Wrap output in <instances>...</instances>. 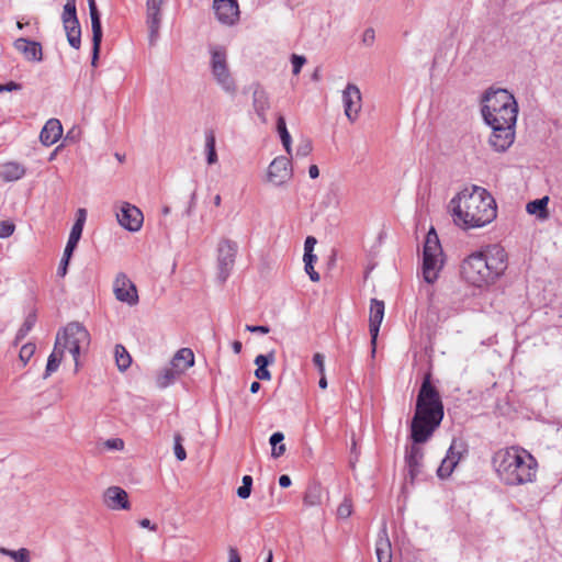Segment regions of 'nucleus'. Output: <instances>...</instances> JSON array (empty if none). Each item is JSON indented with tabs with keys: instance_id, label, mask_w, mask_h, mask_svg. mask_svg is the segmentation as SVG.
<instances>
[{
	"instance_id": "obj_1",
	"label": "nucleus",
	"mask_w": 562,
	"mask_h": 562,
	"mask_svg": "<svg viewBox=\"0 0 562 562\" xmlns=\"http://www.w3.org/2000/svg\"><path fill=\"white\" fill-rule=\"evenodd\" d=\"M443 403L441 396L431 383V374L424 375L417 398L415 414L411 423V438L414 442L405 456L407 475L414 483L422 471L424 451L418 446L426 442L440 426L443 419Z\"/></svg>"
},
{
	"instance_id": "obj_2",
	"label": "nucleus",
	"mask_w": 562,
	"mask_h": 562,
	"mask_svg": "<svg viewBox=\"0 0 562 562\" xmlns=\"http://www.w3.org/2000/svg\"><path fill=\"white\" fill-rule=\"evenodd\" d=\"M508 256L499 245H487L468 255L461 262V279L475 289H487L506 272Z\"/></svg>"
},
{
	"instance_id": "obj_3",
	"label": "nucleus",
	"mask_w": 562,
	"mask_h": 562,
	"mask_svg": "<svg viewBox=\"0 0 562 562\" xmlns=\"http://www.w3.org/2000/svg\"><path fill=\"white\" fill-rule=\"evenodd\" d=\"M449 205L453 222L464 229L483 227L497 215L494 198L486 189L477 186L461 190Z\"/></svg>"
},
{
	"instance_id": "obj_4",
	"label": "nucleus",
	"mask_w": 562,
	"mask_h": 562,
	"mask_svg": "<svg viewBox=\"0 0 562 562\" xmlns=\"http://www.w3.org/2000/svg\"><path fill=\"white\" fill-rule=\"evenodd\" d=\"M492 465L498 481L505 486L532 484L538 477V460L520 446L498 449L492 457Z\"/></svg>"
},
{
	"instance_id": "obj_5",
	"label": "nucleus",
	"mask_w": 562,
	"mask_h": 562,
	"mask_svg": "<svg viewBox=\"0 0 562 562\" xmlns=\"http://www.w3.org/2000/svg\"><path fill=\"white\" fill-rule=\"evenodd\" d=\"M518 105L505 89L490 90L483 99L482 114L487 124H516Z\"/></svg>"
},
{
	"instance_id": "obj_6",
	"label": "nucleus",
	"mask_w": 562,
	"mask_h": 562,
	"mask_svg": "<svg viewBox=\"0 0 562 562\" xmlns=\"http://www.w3.org/2000/svg\"><path fill=\"white\" fill-rule=\"evenodd\" d=\"M443 266V252L434 228L427 233L423 249V278L427 283H434Z\"/></svg>"
},
{
	"instance_id": "obj_7",
	"label": "nucleus",
	"mask_w": 562,
	"mask_h": 562,
	"mask_svg": "<svg viewBox=\"0 0 562 562\" xmlns=\"http://www.w3.org/2000/svg\"><path fill=\"white\" fill-rule=\"evenodd\" d=\"M56 345L59 346L64 351H68L78 368V358L80 352L86 350L90 345L89 331L79 323H69L63 331H59L56 336Z\"/></svg>"
},
{
	"instance_id": "obj_8",
	"label": "nucleus",
	"mask_w": 562,
	"mask_h": 562,
	"mask_svg": "<svg viewBox=\"0 0 562 562\" xmlns=\"http://www.w3.org/2000/svg\"><path fill=\"white\" fill-rule=\"evenodd\" d=\"M211 68L216 82L228 93L236 91L235 81L232 78L227 66V55L223 47H213L211 49Z\"/></svg>"
},
{
	"instance_id": "obj_9",
	"label": "nucleus",
	"mask_w": 562,
	"mask_h": 562,
	"mask_svg": "<svg viewBox=\"0 0 562 562\" xmlns=\"http://www.w3.org/2000/svg\"><path fill=\"white\" fill-rule=\"evenodd\" d=\"M238 246L236 241L223 238L217 245V262L220 273L223 279H226L229 271L232 270L235 258L237 255Z\"/></svg>"
},
{
	"instance_id": "obj_10",
	"label": "nucleus",
	"mask_w": 562,
	"mask_h": 562,
	"mask_svg": "<svg viewBox=\"0 0 562 562\" xmlns=\"http://www.w3.org/2000/svg\"><path fill=\"white\" fill-rule=\"evenodd\" d=\"M493 132L490 144L496 151H505L515 139V124H488Z\"/></svg>"
},
{
	"instance_id": "obj_11",
	"label": "nucleus",
	"mask_w": 562,
	"mask_h": 562,
	"mask_svg": "<svg viewBox=\"0 0 562 562\" xmlns=\"http://www.w3.org/2000/svg\"><path fill=\"white\" fill-rule=\"evenodd\" d=\"M268 181L274 186H281L292 178L291 161L288 157H276L269 165Z\"/></svg>"
},
{
	"instance_id": "obj_12",
	"label": "nucleus",
	"mask_w": 562,
	"mask_h": 562,
	"mask_svg": "<svg viewBox=\"0 0 562 562\" xmlns=\"http://www.w3.org/2000/svg\"><path fill=\"white\" fill-rule=\"evenodd\" d=\"M119 223L131 232H138L144 222L142 211L127 202L122 203L120 212L116 213Z\"/></svg>"
},
{
	"instance_id": "obj_13",
	"label": "nucleus",
	"mask_w": 562,
	"mask_h": 562,
	"mask_svg": "<svg viewBox=\"0 0 562 562\" xmlns=\"http://www.w3.org/2000/svg\"><path fill=\"white\" fill-rule=\"evenodd\" d=\"M342 103L346 116L350 122H355L362 108L361 92L356 85H347L346 89L342 91Z\"/></svg>"
},
{
	"instance_id": "obj_14",
	"label": "nucleus",
	"mask_w": 562,
	"mask_h": 562,
	"mask_svg": "<svg viewBox=\"0 0 562 562\" xmlns=\"http://www.w3.org/2000/svg\"><path fill=\"white\" fill-rule=\"evenodd\" d=\"M115 299L128 305L138 303V294L135 284L123 273L119 274L113 283Z\"/></svg>"
},
{
	"instance_id": "obj_15",
	"label": "nucleus",
	"mask_w": 562,
	"mask_h": 562,
	"mask_svg": "<svg viewBox=\"0 0 562 562\" xmlns=\"http://www.w3.org/2000/svg\"><path fill=\"white\" fill-rule=\"evenodd\" d=\"M213 9L222 24L234 25L239 20L237 0H213Z\"/></svg>"
},
{
	"instance_id": "obj_16",
	"label": "nucleus",
	"mask_w": 562,
	"mask_h": 562,
	"mask_svg": "<svg viewBox=\"0 0 562 562\" xmlns=\"http://www.w3.org/2000/svg\"><path fill=\"white\" fill-rule=\"evenodd\" d=\"M385 305L383 301L372 299L370 302L369 330L371 336L372 355L375 353L376 339L384 317Z\"/></svg>"
},
{
	"instance_id": "obj_17",
	"label": "nucleus",
	"mask_w": 562,
	"mask_h": 562,
	"mask_svg": "<svg viewBox=\"0 0 562 562\" xmlns=\"http://www.w3.org/2000/svg\"><path fill=\"white\" fill-rule=\"evenodd\" d=\"M88 2L92 27V65L95 66L102 42V26L95 1L88 0Z\"/></svg>"
},
{
	"instance_id": "obj_18",
	"label": "nucleus",
	"mask_w": 562,
	"mask_h": 562,
	"mask_svg": "<svg viewBox=\"0 0 562 562\" xmlns=\"http://www.w3.org/2000/svg\"><path fill=\"white\" fill-rule=\"evenodd\" d=\"M463 447L461 442L452 441L450 448L447 451L445 459L441 461L437 474L441 479H446L451 475L454 468L459 463L462 457Z\"/></svg>"
},
{
	"instance_id": "obj_19",
	"label": "nucleus",
	"mask_w": 562,
	"mask_h": 562,
	"mask_svg": "<svg viewBox=\"0 0 562 562\" xmlns=\"http://www.w3.org/2000/svg\"><path fill=\"white\" fill-rule=\"evenodd\" d=\"M164 0H147L146 1V23L149 30L150 43H154L159 34L160 26V10Z\"/></svg>"
},
{
	"instance_id": "obj_20",
	"label": "nucleus",
	"mask_w": 562,
	"mask_h": 562,
	"mask_svg": "<svg viewBox=\"0 0 562 562\" xmlns=\"http://www.w3.org/2000/svg\"><path fill=\"white\" fill-rule=\"evenodd\" d=\"M104 505L112 510L130 509L127 493L120 486H110L103 493Z\"/></svg>"
},
{
	"instance_id": "obj_21",
	"label": "nucleus",
	"mask_w": 562,
	"mask_h": 562,
	"mask_svg": "<svg viewBox=\"0 0 562 562\" xmlns=\"http://www.w3.org/2000/svg\"><path fill=\"white\" fill-rule=\"evenodd\" d=\"M252 106L262 123H267V112L270 109V98L268 92L257 85L252 92Z\"/></svg>"
},
{
	"instance_id": "obj_22",
	"label": "nucleus",
	"mask_w": 562,
	"mask_h": 562,
	"mask_svg": "<svg viewBox=\"0 0 562 562\" xmlns=\"http://www.w3.org/2000/svg\"><path fill=\"white\" fill-rule=\"evenodd\" d=\"M63 135V126L57 119L48 120L44 127L41 131L40 139L43 145L52 146L55 144Z\"/></svg>"
},
{
	"instance_id": "obj_23",
	"label": "nucleus",
	"mask_w": 562,
	"mask_h": 562,
	"mask_svg": "<svg viewBox=\"0 0 562 562\" xmlns=\"http://www.w3.org/2000/svg\"><path fill=\"white\" fill-rule=\"evenodd\" d=\"M13 45L14 48L21 54H23L27 60H42V47L40 43L29 41L26 38H18Z\"/></svg>"
},
{
	"instance_id": "obj_24",
	"label": "nucleus",
	"mask_w": 562,
	"mask_h": 562,
	"mask_svg": "<svg viewBox=\"0 0 562 562\" xmlns=\"http://www.w3.org/2000/svg\"><path fill=\"white\" fill-rule=\"evenodd\" d=\"M25 175L26 168L18 161H7L0 165V179L4 182L18 181Z\"/></svg>"
},
{
	"instance_id": "obj_25",
	"label": "nucleus",
	"mask_w": 562,
	"mask_h": 562,
	"mask_svg": "<svg viewBox=\"0 0 562 562\" xmlns=\"http://www.w3.org/2000/svg\"><path fill=\"white\" fill-rule=\"evenodd\" d=\"M378 562H392V546L387 536L386 526L383 525L375 542Z\"/></svg>"
},
{
	"instance_id": "obj_26",
	"label": "nucleus",
	"mask_w": 562,
	"mask_h": 562,
	"mask_svg": "<svg viewBox=\"0 0 562 562\" xmlns=\"http://www.w3.org/2000/svg\"><path fill=\"white\" fill-rule=\"evenodd\" d=\"M194 353L190 348H181L175 353L170 364L184 374L187 370L194 366Z\"/></svg>"
},
{
	"instance_id": "obj_27",
	"label": "nucleus",
	"mask_w": 562,
	"mask_h": 562,
	"mask_svg": "<svg viewBox=\"0 0 562 562\" xmlns=\"http://www.w3.org/2000/svg\"><path fill=\"white\" fill-rule=\"evenodd\" d=\"M549 201L550 199L547 195L541 199L530 201L526 205V211L528 214L536 216L538 220L546 221L550 216L548 209Z\"/></svg>"
},
{
	"instance_id": "obj_28",
	"label": "nucleus",
	"mask_w": 562,
	"mask_h": 562,
	"mask_svg": "<svg viewBox=\"0 0 562 562\" xmlns=\"http://www.w3.org/2000/svg\"><path fill=\"white\" fill-rule=\"evenodd\" d=\"M182 373L170 364L169 368L162 369L156 376V384L159 389H166L171 385Z\"/></svg>"
},
{
	"instance_id": "obj_29",
	"label": "nucleus",
	"mask_w": 562,
	"mask_h": 562,
	"mask_svg": "<svg viewBox=\"0 0 562 562\" xmlns=\"http://www.w3.org/2000/svg\"><path fill=\"white\" fill-rule=\"evenodd\" d=\"M64 353V349H61L59 346L57 347V345L55 344L54 350L49 355L47 360L44 378H48L50 374L57 371L63 361Z\"/></svg>"
},
{
	"instance_id": "obj_30",
	"label": "nucleus",
	"mask_w": 562,
	"mask_h": 562,
	"mask_svg": "<svg viewBox=\"0 0 562 562\" xmlns=\"http://www.w3.org/2000/svg\"><path fill=\"white\" fill-rule=\"evenodd\" d=\"M82 234V229H79L78 227H71L69 238L67 241V245L64 250L63 261L65 265L69 263L70 257L72 256L74 250L76 249L78 241L80 240Z\"/></svg>"
},
{
	"instance_id": "obj_31",
	"label": "nucleus",
	"mask_w": 562,
	"mask_h": 562,
	"mask_svg": "<svg viewBox=\"0 0 562 562\" xmlns=\"http://www.w3.org/2000/svg\"><path fill=\"white\" fill-rule=\"evenodd\" d=\"M277 131L280 135L282 145L286 151L288 155L292 154V138L291 135L286 128L285 119L282 115L278 116L277 120Z\"/></svg>"
},
{
	"instance_id": "obj_32",
	"label": "nucleus",
	"mask_w": 562,
	"mask_h": 562,
	"mask_svg": "<svg viewBox=\"0 0 562 562\" xmlns=\"http://www.w3.org/2000/svg\"><path fill=\"white\" fill-rule=\"evenodd\" d=\"M64 29L69 45L75 49H79L81 45V29L79 22L64 25Z\"/></svg>"
},
{
	"instance_id": "obj_33",
	"label": "nucleus",
	"mask_w": 562,
	"mask_h": 562,
	"mask_svg": "<svg viewBox=\"0 0 562 562\" xmlns=\"http://www.w3.org/2000/svg\"><path fill=\"white\" fill-rule=\"evenodd\" d=\"M115 362L120 371H125L132 363V357L122 345H116L114 350Z\"/></svg>"
},
{
	"instance_id": "obj_34",
	"label": "nucleus",
	"mask_w": 562,
	"mask_h": 562,
	"mask_svg": "<svg viewBox=\"0 0 562 562\" xmlns=\"http://www.w3.org/2000/svg\"><path fill=\"white\" fill-rule=\"evenodd\" d=\"M205 149L207 164L213 165L217 162V154L215 149V133L213 130H207L205 132Z\"/></svg>"
},
{
	"instance_id": "obj_35",
	"label": "nucleus",
	"mask_w": 562,
	"mask_h": 562,
	"mask_svg": "<svg viewBox=\"0 0 562 562\" xmlns=\"http://www.w3.org/2000/svg\"><path fill=\"white\" fill-rule=\"evenodd\" d=\"M63 25L79 22L77 18L76 0H66L61 14Z\"/></svg>"
},
{
	"instance_id": "obj_36",
	"label": "nucleus",
	"mask_w": 562,
	"mask_h": 562,
	"mask_svg": "<svg viewBox=\"0 0 562 562\" xmlns=\"http://www.w3.org/2000/svg\"><path fill=\"white\" fill-rule=\"evenodd\" d=\"M255 364L257 366V369L255 371V375L258 380H270L271 374L269 370L267 369L269 364V359L265 355H258L255 359Z\"/></svg>"
},
{
	"instance_id": "obj_37",
	"label": "nucleus",
	"mask_w": 562,
	"mask_h": 562,
	"mask_svg": "<svg viewBox=\"0 0 562 562\" xmlns=\"http://www.w3.org/2000/svg\"><path fill=\"white\" fill-rule=\"evenodd\" d=\"M284 439V435L280 431H277L270 437V445L272 446L271 456L273 458H280L285 452V445L282 443Z\"/></svg>"
},
{
	"instance_id": "obj_38",
	"label": "nucleus",
	"mask_w": 562,
	"mask_h": 562,
	"mask_svg": "<svg viewBox=\"0 0 562 562\" xmlns=\"http://www.w3.org/2000/svg\"><path fill=\"white\" fill-rule=\"evenodd\" d=\"M322 495L318 486H311L306 490L303 503L305 506L312 507L321 504Z\"/></svg>"
},
{
	"instance_id": "obj_39",
	"label": "nucleus",
	"mask_w": 562,
	"mask_h": 562,
	"mask_svg": "<svg viewBox=\"0 0 562 562\" xmlns=\"http://www.w3.org/2000/svg\"><path fill=\"white\" fill-rule=\"evenodd\" d=\"M173 451L175 456L179 461H184L187 459V452L182 446V437L180 434H176L173 436Z\"/></svg>"
},
{
	"instance_id": "obj_40",
	"label": "nucleus",
	"mask_w": 562,
	"mask_h": 562,
	"mask_svg": "<svg viewBox=\"0 0 562 562\" xmlns=\"http://www.w3.org/2000/svg\"><path fill=\"white\" fill-rule=\"evenodd\" d=\"M35 345L34 344H25L21 347L20 349V353H19V358L20 360L23 362V364L25 366L30 359L33 357L34 352H35Z\"/></svg>"
},
{
	"instance_id": "obj_41",
	"label": "nucleus",
	"mask_w": 562,
	"mask_h": 562,
	"mask_svg": "<svg viewBox=\"0 0 562 562\" xmlns=\"http://www.w3.org/2000/svg\"><path fill=\"white\" fill-rule=\"evenodd\" d=\"M0 551L2 553H4V554L10 555L14 560H18L19 562L30 561V559H29V550L25 549V548H22V549H20L18 551H10V550H7V549H1Z\"/></svg>"
},
{
	"instance_id": "obj_42",
	"label": "nucleus",
	"mask_w": 562,
	"mask_h": 562,
	"mask_svg": "<svg viewBox=\"0 0 562 562\" xmlns=\"http://www.w3.org/2000/svg\"><path fill=\"white\" fill-rule=\"evenodd\" d=\"M313 150V145L310 139H303L296 148V156L307 157Z\"/></svg>"
},
{
	"instance_id": "obj_43",
	"label": "nucleus",
	"mask_w": 562,
	"mask_h": 562,
	"mask_svg": "<svg viewBox=\"0 0 562 562\" xmlns=\"http://www.w3.org/2000/svg\"><path fill=\"white\" fill-rule=\"evenodd\" d=\"M15 229V225L12 222L9 221H2L0 222V238H8L10 237Z\"/></svg>"
},
{
	"instance_id": "obj_44",
	"label": "nucleus",
	"mask_w": 562,
	"mask_h": 562,
	"mask_svg": "<svg viewBox=\"0 0 562 562\" xmlns=\"http://www.w3.org/2000/svg\"><path fill=\"white\" fill-rule=\"evenodd\" d=\"M291 61H292V66H293V74L299 75L301 71V68L306 63V59L304 56L294 54V55H292Z\"/></svg>"
},
{
	"instance_id": "obj_45",
	"label": "nucleus",
	"mask_w": 562,
	"mask_h": 562,
	"mask_svg": "<svg viewBox=\"0 0 562 562\" xmlns=\"http://www.w3.org/2000/svg\"><path fill=\"white\" fill-rule=\"evenodd\" d=\"M313 362L318 369L319 374L325 373V357L324 355L316 352L313 357Z\"/></svg>"
},
{
	"instance_id": "obj_46",
	"label": "nucleus",
	"mask_w": 562,
	"mask_h": 562,
	"mask_svg": "<svg viewBox=\"0 0 562 562\" xmlns=\"http://www.w3.org/2000/svg\"><path fill=\"white\" fill-rule=\"evenodd\" d=\"M351 504L348 502H344L342 504H340L337 510L339 517L341 518L349 517L351 515Z\"/></svg>"
},
{
	"instance_id": "obj_47",
	"label": "nucleus",
	"mask_w": 562,
	"mask_h": 562,
	"mask_svg": "<svg viewBox=\"0 0 562 562\" xmlns=\"http://www.w3.org/2000/svg\"><path fill=\"white\" fill-rule=\"evenodd\" d=\"M33 326V322L29 318L25 321L23 326L19 329L16 334V340H20L25 337V335L31 330Z\"/></svg>"
},
{
	"instance_id": "obj_48",
	"label": "nucleus",
	"mask_w": 562,
	"mask_h": 562,
	"mask_svg": "<svg viewBox=\"0 0 562 562\" xmlns=\"http://www.w3.org/2000/svg\"><path fill=\"white\" fill-rule=\"evenodd\" d=\"M86 217H87L86 210L85 209H79L78 212H77L76 222H75V224L72 226L74 227H78L79 226V229L83 231V225H85V222H86Z\"/></svg>"
},
{
	"instance_id": "obj_49",
	"label": "nucleus",
	"mask_w": 562,
	"mask_h": 562,
	"mask_svg": "<svg viewBox=\"0 0 562 562\" xmlns=\"http://www.w3.org/2000/svg\"><path fill=\"white\" fill-rule=\"evenodd\" d=\"M304 269H305V272L310 276V279L313 282H318L319 281L321 277H319V273L317 271H315L314 263L304 265Z\"/></svg>"
},
{
	"instance_id": "obj_50",
	"label": "nucleus",
	"mask_w": 562,
	"mask_h": 562,
	"mask_svg": "<svg viewBox=\"0 0 562 562\" xmlns=\"http://www.w3.org/2000/svg\"><path fill=\"white\" fill-rule=\"evenodd\" d=\"M317 240L313 236H308L304 243V252H313Z\"/></svg>"
},
{
	"instance_id": "obj_51",
	"label": "nucleus",
	"mask_w": 562,
	"mask_h": 562,
	"mask_svg": "<svg viewBox=\"0 0 562 562\" xmlns=\"http://www.w3.org/2000/svg\"><path fill=\"white\" fill-rule=\"evenodd\" d=\"M246 330L250 331V333H260V334H268L269 333V327L267 326H252V325H247L246 326Z\"/></svg>"
},
{
	"instance_id": "obj_52",
	"label": "nucleus",
	"mask_w": 562,
	"mask_h": 562,
	"mask_svg": "<svg viewBox=\"0 0 562 562\" xmlns=\"http://www.w3.org/2000/svg\"><path fill=\"white\" fill-rule=\"evenodd\" d=\"M250 492H251V487L250 486H246V485H241L238 487L237 490V495L243 498V499H246L249 497L250 495Z\"/></svg>"
},
{
	"instance_id": "obj_53",
	"label": "nucleus",
	"mask_w": 562,
	"mask_h": 562,
	"mask_svg": "<svg viewBox=\"0 0 562 562\" xmlns=\"http://www.w3.org/2000/svg\"><path fill=\"white\" fill-rule=\"evenodd\" d=\"M139 526L142 528H146V529H149L151 531H156L157 530V525L156 524H153L148 518H143L139 520Z\"/></svg>"
},
{
	"instance_id": "obj_54",
	"label": "nucleus",
	"mask_w": 562,
	"mask_h": 562,
	"mask_svg": "<svg viewBox=\"0 0 562 562\" xmlns=\"http://www.w3.org/2000/svg\"><path fill=\"white\" fill-rule=\"evenodd\" d=\"M228 562H241L237 549L231 548L228 551Z\"/></svg>"
},
{
	"instance_id": "obj_55",
	"label": "nucleus",
	"mask_w": 562,
	"mask_h": 562,
	"mask_svg": "<svg viewBox=\"0 0 562 562\" xmlns=\"http://www.w3.org/2000/svg\"><path fill=\"white\" fill-rule=\"evenodd\" d=\"M108 447L110 448H114V449H123L124 447V442L122 439H113V440H109L106 442Z\"/></svg>"
},
{
	"instance_id": "obj_56",
	"label": "nucleus",
	"mask_w": 562,
	"mask_h": 562,
	"mask_svg": "<svg viewBox=\"0 0 562 562\" xmlns=\"http://www.w3.org/2000/svg\"><path fill=\"white\" fill-rule=\"evenodd\" d=\"M316 259H317V257L313 252H304V256H303L304 265L314 263L316 261Z\"/></svg>"
},
{
	"instance_id": "obj_57",
	"label": "nucleus",
	"mask_w": 562,
	"mask_h": 562,
	"mask_svg": "<svg viewBox=\"0 0 562 562\" xmlns=\"http://www.w3.org/2000/svg\"><path fill=\"white\" fill-rule=\"evenodd\" d=\"M291 483H292V481H291V479H290V476H289V475L283 474V475H281V476L279 477V484H280V486H281V487H283V488L289 487V486L291 485Z\"/></svg>"
},
{
	"instance_id": "obj_58",
	"label": "nucleus",
	"mask_w": 562,
	"mask_h": 562,
	"mask_svg": "<svg viewBox=\"0 0 562 562\" xmlns=\"http://www.w3.org/2000/svg\"><path fill=\"white\" fill-rule=\"evenodd\" d=\"M308 175L312 179H316L319 176V169L316 165H311L308 168Z\"/></svg>"
},
{
	"instance_id": "obj_59",
	"label": "nucleus",
	"mask_w": 562,
	"mask_h": 562,
	"mask_svg": "<svg viewBox=\"0 0 562 562\" xmlns=\"http://www.w3.org/2000/svg\"><path fill=\"white\" fill-rule=\"evenodd\" d=\"M2 88H3V91H13V90H18L20 88V86L13 81L7 83V85H2Z\"/></svg>"
},
{
	"instance_id": "obj_60",
	"label": "nucleus",
	"mask_w": 562,
	"mask_h": 562,
	"mask_svg": "<svg viewBox=\"0 0 562 562\" xmlns=\"http://www.w3.org/2000/svg\"><path fill=\"white\" fill-rule=\"evenodd\" d=\"M67 267L68 265H65V262L63 261V259L60 260V266L58 268V273L64 277L67 272Z\"/></svg>"
},
{
	"instance_id": "obj_61",
	"label": "nucleus",
	"mask_w": 562,
	"mask_h": 562,
	"mask_svg": "<svg viewBox=\"0 0 562 562\" xmlns=\"http://www.w3.org/2000/svg\"><path fill=\"white\" fill-rule=\"evenodd\" d=\"M232 347L235 353H239L241 351L243 345L240 341L236 340L233 342Z\"/></svg>"
},
{
	"instance_id": "obj_62",
	"label": "nucleus",
	"mask_w": 562,
	"mask_h": 562,
	"mask_svg": "<svg viewBox=\"0 0 562 562\" xmlns=\"http://www.w3.org/2000/svg\"><path fill=\"white\" fill-rule=\"evenodd\" d=\"M318 385H319L321 389H326L327 387V380H326L325 373L321 374V379H319Z\"/></svg>"
},
{
	"instance_id": "obj_63",
	"label": "nucleus",
	"mask_w": 562,
	"mask_h": 562,
	"mask_svg": "<svg viewBox=\"0 0 562 562\" xmlns=\"http://www.w3.org/2000/svg\"><path fill=\"white\" fill-rule=\"evenodd\" d=\"M243 485L251 487V485H252V477L250 475H245L243 477Z\"/></svg>"
},
{
	"instance_id": "obj_64",
	"label": "nucleus",
	"mask_w": 562,
	"mask_h": 562,
	"mask_svg": "<svg viewBox=\"0 0 562 562\" xmlns=\"http://www.w3.org/2000/svg\"><path fill=\"white\" fill-rule=\"evenodd\" d=\"M260 386L261 385H260L259 382H257V381L252 382L251 385H250V392L251 393H257L259 391Z\"/></svg>"
}]
</instances>
